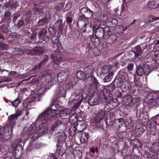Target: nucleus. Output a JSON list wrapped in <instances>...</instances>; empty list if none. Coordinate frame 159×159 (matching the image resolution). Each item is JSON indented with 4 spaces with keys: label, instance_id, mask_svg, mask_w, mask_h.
Returning <instances> with one entry per match:
<instances>
[{
    "label": "nucleus",
    "instance_id": "45",
    "mask_svg": "<svg viewBox=\"0 0 159 159\" xmlns=\"http://www.w3.org/2000/svg\"><path fill=\"white\" fill-rule=\"evenodd\" d=\"M89 10V8L85 7L81 8L80 10V13L82 14V15H85L87 12Z\"/></svg>",
    "mask_w": 159,
    "mask_h": 159
},
{
    "label": "nucleus",
    "instance_id": "55",
    "mask_svg": "<svg viewBox=\"0 0 159 159\" xmlns=\"http://www.w3.org/2000/svg\"><path fill=\"white\" fill-rule=\"evenodd\" d=\"M159 19V17L156 18L155 17H150L148 19V21L149 22H152L157 20Z\"/></svg>",
    "mask_w": 159,
    "mask_h": 159
},
{
    "label": "nucleus",
    "instance_id": "26",
    "mask_svg": "<svg viewBox=\"0 0 159 159\" xmlns=\"http://www.w3.org/2000/svg\"><path fill=\"white\" fill-rule=\"evenodd\" d=\"M71 112V110L69 108L61 110L59 112V114L61 116H66L69 115Z\"/></svg>",
    "mask_w": 159,
    "mask_h": 159
},
{
    "label": "nucleus",
    "instance_id": "17",
    "mask_svg": "<svg viewBox=\"0 0 159 159\" xmlns=\"http://www.w3.org/2000/svg\"><path fill=\"white\" fill-rule=\"evenodd\" d=\"M108 113L107 111L104 110H101L99 111L97 113L96 115V117L98 120L100 121L106 115H107Z\"/></svg>",
    "mask_w": 159,
    "mask_h": 159
},
{
    "label": "nucleus",
    "instance_id": "60",
    "mask_svg": "<svg viewBox=\"0 0 159 159\" xmlns=\"http://www.w3.org/2000/svg\"><path fill=\"white\" fill-rule=\"evenodd\" d=\"M66 20L68 24H70L72 21V18L70 17H67L66 18Z\"/></svg>",
    "mask_w": 159,
    "mask_h": 159
},
{
    "label": "nucleus",
    "instance_id": "58",
    "mask_svg": "<svg viewBox=\"0 0 159 159\" xmlns=\"http://www.w3.org/2000/svg\"><path fill=\"white\" fill-rule=\"evenodd\" d=\"M134 65L133 64H130L127 66V69L129 70H132L133 68Z\"/></svg>",
    "mask_w": 159,
    "mask_h": 159
},
{
    "label": "nucleus",
    "instance_id": "54",
    "mask_svg": "<svg viewBox=\"0 0 159 159\" xmlns=\"http://www.w3.org/2000/svg\"><path fill=\"white\" fill-rule=\"evenodd\" d=\"M107 114H107V116L106 118H108V119H111V118H112V119H115L113 114L111 113H108Z\"/></svg>",
    "mask_w": 159,
    "mask_h": 159
},
{
    "label": "nucleus",
    "instance_id": "8",
    "mask_svg": "<svg viewBox=\"0 0 159 159\" xmlns=\"http://www.w3.org/2000/svg\"><path fill=\"white\" fill-rule=\"evenodd\" d=\"M50 57L54 63L58 65L62 61V56L57 51H55L54 53L51 54Z\"/></svg>",
    "mask_w": 159,
    "mask_h": 159
},
{
    "label": "nucleus",
    "instance_id": "35",
    "mask_svg": "<svg viewBox=\"0 0 159 159\" xmlns=\"http://www.w3.org/2000/svg\"><path fill=\"white\" fill-rule=\"evenodd\" d=\"M47 32V30L45 29H43L41 31H39V39H42L43 37L46 35Z\"/></svg>",
    "mask_w": 159,
    "mask_h": 159
},
{
    "label": "nucleus",
    "instance_id": "53",
    "mask_svg": "<svg viewBox=\"0 0 159 159\" xmlns=\"http://www.w3.org/2000/svg\"><path fill=\"white\" fill-rule=\"evenodd\" d=\"M154 2H149L148 4V6L150 8H154L156 7Z\"/></svg>",
    "mask_w": 159,
    "mask_h": 159
},
{
    "label": "nucleus",
    "instance_id": "15",
    "mask_svg": "<svg viewBox=\"0 0 159 159\" xmlns=\"http://www.w3.org/2000/svg\"><path fill=\"white\" fill-rule=\"evenodd\" d=\"M89 79L90 85L97 89L101 86L97 79L94 77H90Z\"/></svg>",
    "mask_w": 159,
    "mask_h": 159
},
{
    "label": "nucleus",
    "instance_id": "28",
    "mask_svg": "<svg viewBox=\"0 0 159 159\" xmlns=\"http://www.w3.org/2000/svg\"><path fill=\"white\" fill-rule=\"evenodd\" d=\"M34 102L33 100H29L28 99H26L23 102V105L24 107H28L34 105Z\"/></svg>",
    "mask_w": 159,
    "mask_h": 159
},
{
    "label": "nucleus",
    "instance_id": "37",
    "mask_svg": "<svg viewBox=\"0 0 159 159\" xmlns=\"http://www.w3.org/2000/svg\"><path fill=\"white\" fill-rule=\"evenodd\" d=\"M110 69V67L107 66H104L101 68L102 73H100V75H101V74H106L108 73Z\"/></svg>",
    "mask_w": 159,
    "mask_h": 159
},
{
    "label": "nucleus",
    "instance_id": "23",
    "mask_svg": "<svg viewBox=\"0 0 159 159\" xmlns=\"http://www.w3.org/2000/svg\"><path fill=\"white\" fill-rule=\"evenodd\" d=\"M62 124V121L60 120H55L51 127L50 130L52 131L54 130L55 129L59 128Z\"/></svg>",
    "mask_w": 159,
    "mask_h": 159
},
{
    "label": "nucleus",
    "instance_id": "47",
    "mask_svg": "<svg viewBox=\"0 0 159 159\" xmlns=\"http://www.w3.org/2000/svg\"><path fill=\"white\" fill-rule=\"evenodd\" d=\"M134 99L130 95H128L127 97V102L129 104H131L132 105L133 103H132L133 102Z\"/></svg>",
    "mask_w": 159,
    "mask_h": 159
},
{
    "label": "nucleus",
    "instance_id": "25",
    "mask_svg": "<svg viewBox=\"0 0 159 159\" xmlns=\"http://www.w3.org/2000/svg\"><path fill=\"white\" fill-rule=\"evenodd\" d=\"M88 102L91 106L96 105L99 102L98 98H89Z\"/></svg>",
    "mask_w": 159,
    "mask_h": 159
},
{
    "label": "nucleus",
    "instance_id": "62",
    "mask_svg": "<svg viewBox=\"0 0 159 159\" xmlns=\"http://www.w3.org/2000/svg\"><path fill=\"white\" fill-rule=\"evenodd\" d=\"M48 159H57L53 154H51Z\"/></svg>",
    "mask_w": 159,
    "mask_h": 159
},
{
    "label": "nucleus",
    "instance_id": "1",
    "mask_svg": "<svg viewBox=\"0 0 159 159\" xmlns=\"http://www.w3.org/2000/svg\"><path fill=\"white\" fill-rule=\"evenodd\" d=\"M50 106V107H47L45 111L39 116L36 121V125L39 126V128L38 129H37L36 132L32 137V139L34 140L37 139L40 136L47 132L48 128L45 125L43 124L50 121L58 114L56 110L51 108V107L52 105L51 104Z\"/></svg>",
    "mask_w": 159,
    "mask_h": 159
},
{
    "label": "nucleus",
    "instance_id": "2",
    "mask_svg": "<svg viewBox=\"0 0 159 159\" xmlns=\"http://www.w3.org/2000/svg\"><path fill=\"white\" fill-rule=\"evenodd\" d=\"M75 93V94L74 99L68 102L69 106L71 107L73 111H75L79 107L82 101L83 91L80 89L76 91Z\"/></svg>",
    "mask_w": 159,
    "mask_h": 159
},
{
    "label": "nucleus",
    "instance_id": "46",
    "mask_svg": "<svg viewBox=\"0 0 159 159\" xmlns=\"http://www.w3.org/2000/svg\"><path fill=\"white\" fill-rule=\"evenodd\" d=\"M15 52L16 54L22 55L25 52V50L24 51L20 48H16L15 49Z\"/></svg>",
    "mask_w": 159,
    "mask_h": 159
},
{
    "label": "nucleus",
    "instance_id": "36",
    "mask_svg": "<svg viewBox=\"0 0 159 159\" xmlns=\"http://www.w3.org/2000/svg\"><path fill=\"white\" fill-rule=\"evenodd\" d=\"M113 75V72H111L109 73L104 78V82H109L112 78V76Z\"/></svg>",
    "mask_w": 159,
    "mask_h": 159
},
{
    "label": "nucleus",
    "instance_id": "19",
    "mask_svg": "<svg viewBox=\"0 0 159 159\" xmlns=\"http://www.w3.org/2000/svg\"><path fill=\"white\" fill-rule=\"evenodd\" d=\"M89 137L88 133L83 132L81 134V136L80 137V142L83 143H87Z\"/></svg>",
    "mask_w": 159,
    "mask_h": 159
},
{
    "label": "nucleus",
    "instance_id": "3",
    "mask_svg": "<svg viewBox=\"0 0 159 159\" xmlns=\"http://www.w3.org/2000/svg\"><path fill=\"white\" fill-rule=\"evenodd\" d=\"M78 27L84 32H89L91 30V27L89 24L88 18L84 15L79 16L77 23Z\"/></svg>",
    "mask_w": 159,
    "mask_h": 159
},
{
    "label": "nucleus",
    "instance_id": "9",
    "mask_svg": "<svg viewBox=\"0 0 159 159\" xmlns=\"http://www.w3.org/2000/svg\"><path fill=\"white\" fill-rule=\"evenodd\" d=\"M0 135L2 138L7 140L11 137V135L9 133V128L7 126L1 127L0 129Z\"/></svg>",
    "mask_w": 159,
    "mask_h": 159
},
{
    "label": "nucleus",
    "instance_id": "27",
    "mask_svg": "<svg viewBox=\"0 0 159 159\" xmlns=\"http://www.w3.org/2000/svg\"><path fill=\"white\" fill-rule=\"evenodd\" d=\"M49 57L47 55H44L43 59L38 64L39 68H40L46 62L48 61L49 59Z\"/></svg>",
    "mask_w": 159,
    "mask_h": 159
},
{
    "label": "nucleus",
    "instance_id": "13",
    "mask_svg": "<svg viewBox=\"0 0 159 159\" xmlns=\"http://www.w3.org/2000/svg\"><path fill=\"white\" fill-rule=\"evenodd\" d=\"M56 136L57 138L58 144L64 143L66 138L67 135L66 133L63 132H58Z\"/></svg>",
    "mask_w": 159,
    "mask_h": 159
},
{
    "label": "nucleus",
    "instance_id": "50",
    "mask_svg": "<svg viewBox=\"0 0 159 159\" xmlns=\"http://www.w3.org/2000/svg\"><path fill=\"white\" fill-rule=\"evenodd\" d=\"M9 48L8 46L6 44L0 43V48L2 50L7 49Z\"/></svg>",
    "mask_w": 159,
    "mask_h": 159
},
{
    "label": "nucleus",
    "instance_id": "21",
    "mask_svg": "<svg viewBox=\"0 0 159 159\" xmlns=\"http://www.w3.org/2000/svg\"><path fill=\"white\" fill-rule=\"evenodd\" d=\"M51 77L50 75H48L47 77V78L45 80L46 84L45 85L46 89H49L50 87L53 85V83L51 81Z\"/></svg>",
    "mask_w": 159,
    "mask_h": 159
},
{
    "label": "nucleus",
    "instance_id": "64",
    "mask_svg": "<svg viewBox=\"0 0 159 159\" xmlns=\"http://www.w3.org/2000/svg\"><path fill=\"white\" fill-rule=\"evenodd\" d=\"M2 29L5 32H6L8 30L7 29V26L6 25H3L2 26Z\"/></svg>",
    "mask_w": 159,
    "mask_h": 159
},
{
    "label": "nucleus",
    "instance_id": "48",
    "mask_svg": "<svg viewBox=\"0 0 159 159\" xmlns=\"http://www.w3.org/2000/svg\"><path fill=\"white\" fill-rule=\"evenodd\" d=\"M88 18H91L93 17V11L90 9H89V10H88V11L86 15Z\"/></svg>",
    "mask_w": 159,
    "mask_h": 159
},
{
    "label": "nucleus",
    "instance_id": "59",
    "mask_svg": "<svg viewBox=\"0 0 159 159\" xmlns=\"http://www.w3.org/2000/svg\"><path fill=\"white\" fill-rule=\"evenodd\" d=\"M127 158V159H139V158L137 156L135 155L129 156Z\"/></svg>",
    "mask_w": 159,
    "mask_h": 159
},
{
    "label": "nucleus",
    "instance_id": "6",
    "mask_svg": "<svg viewBox=\"0 0 159 159\" xmlns=\"http://www.w3.org/2000/svg\"><path fill=\"white\" fill-rule=\"evenodd\" d=\"M147 99L149 103L152 102L158 103L159 102V97L158 92H152L148 94Z\"/></svg>",
    "mask_w": 159,
    "mask_h": 159
},
{
    "label": "nucleus",
    "instance_id": "56",
    "mask_svg": "<svg viewBox=\"0 0 159 159\" xmlns=\"http://www.w3.org/2000/svg\"><path fill=\"white\" fill-rule=\"evenodd\" d=\"M154 156V159H159V151L153 153Z\"/></svg>",
    "mask_w": 159,
    "mask_h": 159
},
{
    "label": "nucleus",
    "instance_id": "24",
    "mask_svg": "<svg viewBox=\"0 0 159 159\" xmlns=\"http://www.w3.org/2000/svg\"><path fill=\"white\" fill-rule=\"evenodd\" d=\"M62 21L61 20H57L55 23L54 27L56 30L62 31L63 29V26L61 24Z\"/></svg>",
    "mask_w": 159,
    "mask_h": 159
},
{
    "label": "nucleus",
    "instance_id": "44",
    "mask_svg": "<svg viewBox=\"0 0 159 159\" xmlns=\"http://www.w3.org/2000/svg\"><path fill=\"white\" fill-rule=\"evenodd\" d=\"M52 42L55 44H57V45H60V43L59 39L57 36H53L52 38Z\"/></svg>",
    "mask_w": 159,
    "mask_h": 159
},
{
    "label": "nucleus",
    "instance_id": "52",
    "mask_svg": "<svg viewBox=\"0 0 159 159\" xmlns=\"http://www.w3.org/2000/svg\"><path fill=\"white\" fill-rule=\"evenodd\" d=\"M34 14L37 16V15H39L42 12V11L41 9H39V8H36L34 10Z\"/></svg>",
    "mask_w": 159,
    "mask_h": 159
},
{
    "label": "nucleus",
    "instance_id": "57",
    "mask_svg": "<svg viewBox=\"0 0 159 159\" xmlns=\"http://www.w3.org/2000/svg\"><path fill=\"white\" fill-rule=\"evenodd\" d=\"M62 5L61 4H58L56 5V9L57 11H59L61 9V8L62 7Z\"/></svg>",
    "mask_w": 159,
    "mask_h": 159
},
{
    "label": "nucleus",
    "instance_id": "51",
    "mask_svg": "<svg viewBox=\"0 0 159 159\" xmlns=\"http://www.w3.org/2000/svg\"><path fill=\"white\" fill-rule=\"evenodd\" d=\"M107 145V143L106 141L104 142V143L103 140H101L100 143V146L102 148L103 147V149H105L106 148Z\"/></svg>",
    "mask_w": 159,
    "mask_h": 159
},
{
    "label": "nucleus",
    "instance_id": "38",
    "mask_svg": "<svg viewBox=\"0 0 159 159\" xmlns=\"http://www.w3.org/2000/svg\"><path fill=\"white\" fill-rule=\"evenodd\" d=\"M20 102V99L19 98H17L13 102H10L11 103L10 105L13 107H16L18 106V105Z\"/></svg>",
    "mask_w": 159,
    "mask_h": 159
},
{
    "label": "nucleus",
    "instance_id": "16",
    "mask_svg": "<svg viewBox=\"0 0 159 159\" xmlns=\"http://www.w3.org/2000/svg\"><path fill=\"white\" fill-rule=\"evenodd\" d=\"M84 74L87 77V80H88V79L89 78V77H92V74L93 72V70L91 66L89 65L85 67L84 68Z\"/></svg>",
    "mask_w": 159,
    "mask_h": 159
},
{
    "label": "nucleus",
    "instance_id": "12",
    "mask_svg": "<svg viewBox=\"0 0 159 159\" xmlns=\"http://www.w3.org/2000/svg\"><path fill=\"white\" fill-rule=\"evenodd\" d=\"M37 129L34 125H31L29 127H26L24 129V133L27 135H32L36 132Z\"/></svg>",
    "mask_w": 159,
    "mask_h": 159
},
{
    "label": "nucleus",
    "instance_id": "22",
    "mask_svg": "<svg viewBox=\"0 0 159 159\" xmlns=\"http://www.w3.org/2000/svg\"><path fill=\"white\" fill-rule=\"evenodd\" d=\"M78 117L76 113H74L70 117L69 120L70 124L72 125H74L77 121Z\"/></svg>",
    "mask_w": 159,
    "mask_h": 159
},
{
    "label": "nucleus",
    "instance_id": "41",
    "mask_svg": "<svg viewBox=\"0 0 159 159\" xmlns=\"http://www.w3.org/2000/svg\"><path fill=\"white\" fill-rule=\"evenodd\" d=\"M74 128L75 129V130L74 134H75L76 132V130L78 132H80L84 129V127H82V125H78L76 127H74Z\"/></svg>",
    "mask_w": 159,
    "mask_h": 159
},
{
    "label": "nucleus",
    "instance_id": "30",
    "mask_svg": "<svg viewBox=\"0 0 159 159\" xmlns=\"http://www.w3.org/2000/svg\"><path fill=\"white\" fill-rule=\"evenodd\" d=\"M76 76L78 78L82 80L87 79V77L84 74V73L81 70L77 71Z\"/></svg>",
    "mask_w": 159,
    "mask_h": 159
},
{
    "label": "nucleus",
    "instance_id": "31",
    "mask_svg": "<svg viewBox=\"0 0 159 159\" xmlns=\"http://www.w3.org/2000/svg\"><path fill=\"white\" fill-rule=\"evenodd\" d=\"M116 125L115 127L116 129L118 130L123 124L124 120L122 118H120L116 120Z\"/></svg>",
    "mask_w": 159,
    "mask_h": 159
},
{
    "label": "nucleus",
    "instance_id": "39",
    "mask_svg": "<svg viewBox=\"0 0 159 159\" xmlns=\"http://www.w3.org/2000/svg\"><path fill=\"white\" fill-rule=\"evenodd\" d=\"M73 154L76 157L80 158L82 155V152L79 150H74L73 151Z\"/></svg>",
    "mask_w": 159,
    "mask_h": 159
},
{
    "label": "nucleus",
    "instance_id": "20",
    "mask_svg": "<svg viewBox=\"0 0 159 159\" xmlns=\"http://www.w3.org/2000/svg\"><path fill=\"white\" fill-rule=\"evenodd\" d=\"M130 144L134 147L138 148L141 147L142 144L141 142L136 138L130 140Z\"/></svg>",
    "mask_w": 159,
    "mask_h": 159
},
{
    "label": "nucleus",
    "instance_id": "33",
    "mask_svg": "<svg viewBox=\"0 0 159 159\" xmlns=\"http://www.w3.org/2000/svg\"><path fill=\"white\" fill-rule=\"evenodd\" d=\"M39 94L37 93H35L33 94L32 95V100H33L34 102V101H39L40 96V95L42 93V92H40V90L39 91Z\"/></svg>",
    "mask_w": 159,
    "mask_h": 159
},
{
    "label": "nucleus",
    "instance_id": "4",
    "mask_svg": "<svg viewBox=\"0 0 159 159\" xmlns=\"http://www.w3.org/2000/svg\"><path fill=\"white\" fill-rule=\"evenodd\" d=\"M152 67H150L151 69H150L149 65L145 64L143 67H142L141 65H139L137 66V64H136L137 67L136 71V74L138 76H142L143 75H148L150 72L151 70L155 67V64H152Z\"/></svg>",
    "mask_w": 159,
    "mask_h": 159
},
{
    "label": "nucleus",
    "instance_id": "34",
    "mask_svg": "<svg viewBox=\"0 0 159 159\" xmlns=\"http://www.w3.org/2000/svg\"><path fill=\"white\" fill-rule=\"evenodd\" d=\"M66 94V91L62 87H60L59 92L57 93V96L59 97H65Z\"/></svg>",
    "mask_w": 159,
    "mask_h": 159
},
{
    "label": "nucleus",
    "instance_id": "11",
    "mask_svg": "<svg viewBox=\"0 0 159 159\" xmlns=\"http://www.w3.org/2000/svg\"><path fill=\"white\" fill-rule=\"evenodd\" d=\"M142 51V49L139 45H137L132 49L131 52L134 54L133 57L134 60L139 59V57L141 56Z\"/></svg>",
    "mask_w": 159,
    "mask_h": 159
},
{
    "label": "nucleus",
    "instance_id": "49",
    "mask_svg": "<svg viewBox=\"0 0 159 159\" xmlns=\"http://www.w3.org/2000/svg\"><path fill=\"white\" fill-rule=\"evenodd\" d=\"M48 30L51 34L54 35L56 34L57 32L56 30H57L55 29L54 27L53 28L50 27L49 28Z\"/></svg>",
    "mask_w": 159,
    "mask_h": 159
},
{
    "label": "nucleus",
    "instance_id": "42",
    "mask_svg": "<svg viewBox=\"0 0 159 159\" xmlns=\"http://www.w3.org/2000/svg\"><path fill=\"white\" fill-rule=\"evenodd\" d=\"M31 11H28L26 12V13L25 15V22H26L27 24L28 23V22H29L28 19L31 17Z\"/></svg>",
    "mask_w": 159,
    "mask_h": 159
},
{
    "label": "nucleus",
    "instance_id": "32",
    "mask_svg": "<svg viewBox=\"0 0 159 159\" xmlns=\"http://www.w3.org/2000/svg\"><path fill=\"white\" fill-rule=\"evenodd\" d=\"M57 148L56 150L57 152L60 155L62 156L63 155L65 152V149L64 148H63L61 146H60V144H57Z\"/></svg>",
    "mask_w": 159,
    "mask_h": 159
},
{
    "label": "nucleus",
    "instance_id": "5",
    "mask_svg": "<svg viewBox=\"0 0 159 159\" xmlns=\"http://www.w3.org/2000/svg\"><path fill=\"white\" fill-rule=\"evenodd\" d=\"M25 52L28 55H39L43 54L44 52V51L40 47H35L33 49L29 46L25 48Z\"/></svg>",
    "mask_w": 159,
    "mask_h": 159
},
{
    "label": "nucleus",
    "instance_id": "61",
    "mask_svg": "<svg viewBox=\"0 0 159 159\" xmlns=\"http://www.w3.org/2000/svg\"><path fill=\"white\" fill-rule=\"evenodd\" d=\"M11 15L10 13L8 11H6L5 14V17L7 18V19H9L10 16Z\"/></svg>",
    "mask_w": 159,
    "mask_h": 159
},
{
    "label": "nucleus",
    "instance_id": "29",
    "mask_svg": "<svg viewBox=\"0 0 159 159\" xmlns=\"http://www.w3.org/2000/svg\"><path fill=\"white\" fill-rule=\"evenodd\" d=\"M50 19V16L48 15V17H46L40 20L38 22V24L40 25H43L45 24L48 23Z\"/></svg>",
    "mask_w": 159,
    "mask_h": 159
},
{
    "label": "nucleus",
    "instance_id": "18",
    "mask_svg": "<svg viewBox=\"0 0 159 159\" xmlns=\"http://www.w3.org/2000/svg\"><path fill=\"white\" fill-rule=\"evenodd\" d=\"M150 151L153 153L159 151V143L155 142L152 143Z\"/></svg>",
    "mask_w": 159,
    "mask_h": 159
},
{
    "label": "nucleus",
    "instance_id": "63",
    "mask_svg": "<svg viewBox=\"0 0 159 159\" xmlns=\"http://www.w3.org/2000/svg\"><path fill=\"white\" fill-rule=\"evenodd\" d=\"M94 21L95 22L93 24V26L94 27H96V25H98L99 22L96 19H95L94 20Z\"/></svg>",
    "mask_w": 159,
    "mask_h": 159
},
{
    "label": "nucleus",
    "instance_id": "43",
    "mask_svg": "<svg viewBox=\"0 0 159 159\" xmlns=\"http://www.w3.org/2000/svg\"><path fill=\"white\" fill-rule=\"evenodd\" d=\"M20 147L21 149V147L20 145H19L18 146H17L16 147V149L15 151V158H19V157H20L21 156V151H19V150L17 151V148L18 147Z\"/></svg>",
    "mask_w": 159,
    "mask_h": 159
},
{
    "label": "nucleus",
    "instance_id": "10",
    "mask_svg": "<svg viewBox=\"0 0 159 159\" xmlns=\"http://www.w3.org/2000/svg\"><path fill=\"white\" fill-rule=\"evenodd\" d=\"M69 74V71L68 70L65 69L58 75L57 79L59 81L60 80V82H62L67 79Z\"/></svg>",
    "mask_w": 159,
    "mask_h": 159
},
{
    "label": "nucleus",
    "instance_id": "40",
    "mask_svg": "<svg viewBox=\"0 0 159 159\" xmlns=\"http://www.w3.org/2000/svg\"><path fill=\"white\" fill-rule=\"evenodd\" d=\"M105 120L106 124L109 126L112 125L115 123L114 119H112V118L109 119L108 118H106Z\"/></svg>",
    "mask_w": 159,
    "mask_h": 159
},
{
    "label": "nucleus",
    "instance_id": "7",
    "mask_svg": "<svg viewBox=\"0 0 159 159\" xmlns=\"http://www.w3.org/2000/svg\"><path fill=\"white\" fill-rule=\"evenodd\" d=\"M21 112H20L19 113H17L16 114L11 115L8 117V120L9 121L8 124L11 125L10 131L11 133L13 131L12 127L15 125L16 120L19 116L21 115Z\"/></svg>",
    "mask_w": 159,
    "mask_h": 159
},
{
    "label": "nucleus",
    "instance_id": "14",
    "mask_svg": "<svg viewBox=\"0 0 159 159\" xmlns=\"http://www.w3.org/2000/svg\"><path fill=\"white\" fill-rule=\"evenodd\" d=\"M127 77L126 75L124 76H122L121 78H118L117 79H115L113 82V84L115 87H120L123 85V83L124 82V80Z\"/></svg>",
    "mask_w": 159,
    "mask_h": 159
}]
</instances>
